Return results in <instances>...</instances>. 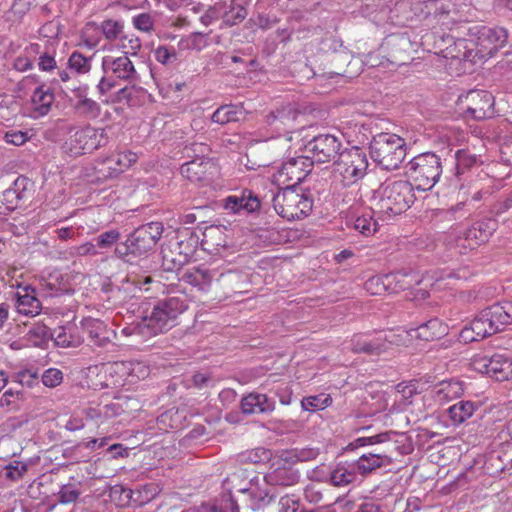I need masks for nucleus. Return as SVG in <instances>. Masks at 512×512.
<instances>
[{"mask_svg":"<svg viewBox=\"0 0 512 512\" xmlns=\"http://www.w3.org/2000/svg\"><path fill=\"white\" fill-rule=\"evenodd\" d=\"M509 312L512 313L510 305L499 307L494 304L482 310L468 326L461 330V340L465 343L479 341L502 331L507 326Z\"/></svg>","mask_w":512,"mask_h":512,"instance_id":"obj_1","label":"nucleus"},{"mask_svg":"<svg viewBox=\"0 0 512 512\" xmlns=\"http://www.w3.org/2000/svg\"><path fill=\"white\" fill-rule=\"evenodd\" d=\"M150 373L149 367L140 361H117L103 364L97 374L101 388L119 389L136 384Z\"/></svg>","mask_w":512,"mask_h":512,"instance_id":"obj_2","label":"nucleus"},{"mask_svg":"<svg viewBox=\"0 0 512 512\" xmlns=\"http://www.w3.org/2000/svg\"><path fill=\"white\" fill-rule=\"evenodd\" d=\"M103 76L97 90L100 95H106L116 87V80L127 83H138L140 75L129 56H104L101 63Z\"/></svg>","mask_w":512,"mask_h":512,"instance_id":"obj_3","label":"nucleus"},{"mask_svg":"<svg viewBox=\"0 0 512 512\" xmlns=\"http://www.w3.org/2000/svg\"><path fill=\"white\" fill-rule=\"evenodd\" d=\"M372 159L386 170L397 169L406 156V142L392 133H380L370 143Z\"/></svg>","mask_w":512,"mask_h":512,"instance_id":"obj_4","label":"nucleus"},{"mask_svg":"<svg viewBox=\"0 0 512 512\" xmlns=\"http://www.w3.org/2000/svg\"><path fill=\"white\" fill-rule=\"evenodd\" d=\"M442 173L440 157L432 152L415 156L406 165V175L417 190L432 189Z\"/></svg>","mask_w":512,"mask_h":512,"instance_id":"obj_5","label":"nucleus"},{"mask_svg":"<svg viewBox=\"0 0 512 512\" xmlns=\"http://www.w3.org/2000/svg\"><path fill=\"white\" fill-rule=\"evenodd\" d=\"M188 308L184 297L173 296L157 302L150 315L144 317L151 337L164 333L178 323V317Z\"/></svg>","mask_w":512,"mask_h":512,"instance_id":"obj_6","label":"nucleus"},{"mask_svg":"<svg viewBox=\"0 0 512 512\" xmlns=\"http://www.w3.org/2000/svg\"><path fill=\"white\" fill-rule=\"evenodd\" d=\"M414 188L409 180L386 182L381 189L379 212L386 215L405 212L414 203Z\"/></svg>","mask_w":512,"mask_h":512,"instance_id":"obj_7","label":"nucleus"},{"mask_svg":"<svg viewBox=\"0 0 512 512\" xmlns=\"http://www.w3.org/2000/svg\"><path fill=\"white\" fill-rule=\"evenodd\" d=\"M313 200L309 193L295 187H285L273 197V207L282 218L292 221L306 217L312 210Z\"/></svg>","mask_w":512,"mask_h":512,"instance_id":"obj_8","label":"nucleus"},{"mask_svg":"<svg viewBox=\"0 0 512 512\" xmlns=\"http://www.w3.org/2000/svg\"><path fill=\"white\" fill-rule=\"evenodd\" d=\"M368 159L366 153L352 147L342 151L334 162V178L343 186H350L361 180L367 172Z\"/></svg>","mask_w":512,"mask_h":512,"instance_id":"obj_9","label":"nucleus"},{"mask_svg":"<svg viewBox=\"0 0 512 512\" xmlns=\"http://www.w3.org/2000/svg\"><path fill=\"white\" fill-rule=\"evenodd\" d=\"M209 152L207 145L203 143H193L185 148V154L190 161L181 165L180 172L183 177L191 182H202L212 178L217 172L214 162L205 157Z\"/></svg>","mask_w":512,"mask_h":512,"instance_id":"obj_10","label":"nucleus"},{"mask_svg":"<svg viewBox=\"0 0 512 512\" xmlns=\"http://www.w3.org/2000/svg\"><path fill=\"white\" fill-rule=\"evenodd\" d=\"M107 139L104 129L87 125L75 131L71 130L69 137L65 141L64 148L72 156H78L90 153L106 145Z\"/></svg>","mask_w":512,"mask_h":512,"instance_id":"obj_11","label":"nucleus"},{"mask_svg":"<svg viewBox=\"0 0 512 512\" xmlns=\"http://www.w3.org/2000/svg\"><path fill=\"white\" fill-rule=\"evenodd\" d=\"M312 168L313 160L309 156H296L281 164L273 174V181L277 185L295 187L310 174Z\"/></svg>","mask_w":512,"mask_h":512,"instance_id":"obj_12","label":"nucleus"},{"mask_svg":"<svg viewBox=\"0 0 512 512\" xmlns=\"http://www.w3.org/2000/svg\"><path fill=\"white\" fill-rule=\"evenodd\" d=\"M458 105L467 116L475 120L490 118L494 114V97L485 90H470L460 95Z\"/></svg>","mask_w":512,"mask_h":512,"instance_id":"obj_13","label":"nucleus"},{"mask_svg":"<svg viewBox=\"0 0 512 512\" xmlns=\"http://www.w3.org/2000/svg\"><path fill=\"white\" fill-rule=\"evenodd\" d=\"M163 233V225L160 222H150L134 230L127 238L126 251L134 255H142L152 250Z\"/></svg>","mask_w":512,"mask_h":512,"instance_id":"obj_14","label":"nucleus"},{"mask_svg":"<svg viewBox=\"0 0 512 512\" xmlns=\"http://www.w3.org/2000/svg\"><path fill=\"white\" fill-rule=\"evenodd\" d=\"M341 141L331 134L315 136L305 145L306 156L314 163H327L341 153Z\"/></svg>","mask_w":512,"mask_h":512,"instance_id":"obj_15","label":"nucleus"},{"mask_svg":"<svg viewBox=\"0 0 512 512\" xmlns=\"http://www.w3.org/2000/svg\"><path fill=\"white\" fill-rule=\"evenodd\" d=\"M475 42L476 55L480 58L491 57L507 42V32L500 27H481Z\"/></svg>","mask_w":512,"mask_h":512,"instance_id":"obj_16","label":"nucleus"},{"mask_svg":"<svg viewBox=\"0 0 512 512\" xmlns=\"http://www.w3.org/2000/svg\"><path fill=\"white\" fill-rule=\"evenodd\" d=\"M477 369L497 381L512 378V361L502 355H494L490 359L482 358L476 362Z\"/></svg>","mask_w":512,"mask_h":512,"instance_id":"obj_17","label":"nucleus"},{"mask_svg":"<svg viewBox=\"0 0 512 512\" xmlns=\"http://www.w3.org/2000/svg\"><path fill=\"white\" fill-rule=\"evenodd\" d=\"M410 335L411 332H406V330H397L378 334L372 338L369 337L370 355H379L384 353L392 346H407Z\"/></svg>","mask_w":512,"mask_h":512,"instance_id":"obj_18","label":"nucleus"},{"mask_svg":"<svg viewBox=\"0 0 512 512\" xmlns=\"http://www.w3.org/2000/svg\"><path fill=\"white\" fill-rule=\"evenodd\" d=\"M417 394V383L401 382L395 387L393 403L388 409L389 414L413 413L410 409L412 397Z\"/></svg>","mask_w":512,"mask_h":512,"instance_id":"obj_19","label":"nucleus"},{"mask_svg":"<svg viewBox=\"0 0 512 512\" xmlns=\"http://www.w3.org/2000/svg\"><path fill=\"white\" fill-rule=\"evenodd\" d=\"M54 93L50 87L39 85L31 95L29 102V116L37 119L49 113L54 103Z\"/></svg>","mask_w":512,"mask_h":512,"instance_id":"obj_20","label":"nucleus"},{"mask_svg":"<svg viewBox=\"0 0 512 512\" xmlns=\"http://www.w3.org/2000/svg\"><path fill=\"white\" fill-rule=\"evenodd\" d=\"M298 116L299 112L294 105L287 104L271 112L267 116L266 121L277 133L281 134L291 132L295 128V122Z\"/></svg>","mask_w":512,"mask_h":512,"instance_id":"obj_21","label":"nucleus"},{"mask_svg":"<svg viewBox=\"0 0 512 512\" xmlns=\"http://www.w3.org/2000/svg\"><path fill=\"white\" fill-rule=\"evenodd\" d=\"M260 207V201L250 190H243L239 194L226 197L223 208L231 213L254 212Z\"/></svg>","mask_w":512,"mask_h":512,"instance_id":"obj_22","label":"nucleus"},{"mask_svg":"<svg viewBox=\"0 0 512 512\" xmlns=\"http://www.w3.org/2000/svg\"><path fill=\"white\" fill-rule=\"evenodd\" d=\"M16 310L24 316L34 317L41 311V303L36 297V292L31 286H17L15 292Z\"/></svg>","mask_w":512,"mask_h":512,"instance_id":"obj_23","label":"nucleus"},{"mask_svg":"<svg viewBox=\"0 0 512 512\" xmlns=\"http://www.w3.org/2000/svg\"><path fill=\"white\" fill-rule=\"evenodd\" d=\"M358 474L367 476L378 468L387 467L392 464L393 457L387 452H369L362 454L353 461Z\"/></svg>","mask_w":512,"mask_h":512,"instance_id":"obj_24","label":"nucleus"},{"mask_svg":"<svg viewBox=\"0 0 512 512\" xmlns=\"http://www.w3.org/2000/svg\"><path fill=\"white\" fill-rule=\"evenodd\" d=\"M358 471L354 462H339L325 477H317L318 481H328L336 487L347 486L358 479Z\"/></svg>","mask_w":512,"mask_h":512,"instance_id":"obj_25","label":"nucleus"},{"mask_svg":"<svg viewBox=\"0 0 512 512\" xmlns=\"http://www.w3.org/2000/svg\"><path fill=\"white\" fill-rule=\"evenodd\" d=\"M138 158V154L131 150L118 151L105 158L103 164L107 166L108 176L116 177L132 167Z\"/></svg>","mask_w":512,"mask_h":512,"instance_id":"obj_26","label":"nucleus"},{"mask_svg":"<svg viewBox=\"0 0 512 512\" xmlns=\"http://www.w3.org/2000/svg\"><path fill=\"white\" fill-rule=\"evenodd\" d=\"M82 329L88 334L89 339L94 345L103 347L109 343L112 337H116V332L107 328L105 323L99 319L85 318L81 322Z\"/></svg>","mask_w":512,"mask_h":512,"instance_id":"obj_27","label":"nucleus"},{"mask_svg":"<svg viewBox=\"0 0 512 512\" xmlns=\"http://www.w3.org/2000/svg\"><path fill=\"white\" fill-rule=\"evenodd\" d=\"M275 408V401L266 394L252 392L241 400V410L244 414H267Z\"/></svg>","mask_w":512,"mask_h":512,"instance_id":"obj_28","label":"nucleus"},{"mask_svg":"<svg viewBox=\"0 0 512 512\" xmlns=\"http://www.w3.org/2000/svg\"><path fill=\"white\" fill-rule=\"evenodd\" d=\"M406 332H411L408 338L409 344L413 338H420L424 341L439 339L447 334L448 327L441 320L433 318L415 329L406 330Z\"/></svg>","mask_w":512,"mask_h":512,"instance_id":"obj_29","label":"nucleus"},{"mask_svg":"<svg viewBox=\"0 0 512 512\" xmlns=\"http://www.w3.org/2000/svg\"><path fill=\"white\" fill-rule=\"evenodd\" d=\"M231 493H241L247 496V500L250 502L249 506L252 510L264 508L269 505L274 498L271 491H262L252 484L251 481L244 487L233 486Z\"/></svg>","mask_w":512,"mask_h":512,"instance_id":"obj_30","label":"nucleus"},{"mask_svg":"<svg viewBox=\"0 0 512 512\" xmlns=\"http://www.w3.org/2000/svg\"><path fill=\"white\" fill-rule=\"evenodd\" d=\"M51 339L59 347L69 348L78 347L83 342V336L79 328L72 323L59 326L52 331Z\"/></svg>","mask_w":512,"mask_h":512,"instance_id":"obj_31","label":"nucleus"},{"mask_svg":"<svg viewBox=\"0 0 512 512\" xmlns=\"http://www.w3.org/2000/svg\"><path fill=\"white\" fill-rule=\"evenodd\" d=\"M264 479L269 486L289 487L300 481V472L291 467L282 466L269 471Z\"/></svg>","mask_w":512,"mask_h":512,"instance_id":"obj_32","label":"nucleus"},{"mask_svg":"<svg viewBox=\"0 0 512 512\" xmlns=\"http://www.w3.org/2000/svg\"><path fill=\"white\" fill-rule=\"evenodd\" d=\"M419 276L414 272H396L386 274V287L389 293H398L399 291L413 288L420 284Z\"/></svg>","mask_w":512,"mask_h":512,"instance_id":"obj_33","label":"nucleus"},{"mask_svg":"<svg viewBox=\"0 0 512 512\" xmlns=\"http://www.w3.org/2000/svg\"><path fill=\"white\" fill-rule=\"evenodd\" d=\"M213 276L212 272L204 267H192L183 273L182 280L205 292L209 290Z\"/></svg>","mask_w":512,"mask_h":512,"instance_id":"obj_34","label":"nucleus"},{"mask_svg":"<svg viewBox=\"0 0 512 512\" xmlns=\"http://www.w3.org/2000/svg\"><path fill=\"white\" fill-rule=\"evenodd\" d=\"M220 6L222 20L227 26L237 25L247 16L246 8L236 0H221Z\"/></svg>","mask_w":512,"mask_h":512,"instance_id":"obj_35","label":"nucleus"},{"mask_svg":"<svg viewBox=\"0 0 512 512\" xmlns=\"http://www.w3.org/2000/svg\"><path fill=\"white\" fill-rule=\"evenodd\" d=\"M137 83H129L123 88L118 89L114 93H108L105 96L107 103L134 105L136 100L144 93V89L136 85Z\"/></svg>","mask_w":512,"mask_h":512,"instance_id":"obj_36","label":"nucleus"},{"mask_svg":"<svg viewBox=\"0 0 512 512\" xmlns=\"http://www.w3.org/2000/svg\"><path fill=\"white\" fill-rule=\"evenodd\" d=\"M469 238L470 236L466 230L455 227L446 233L444 241L449 249H455L460 254H466L476 248L475 245H469Z\"/></svg>","mask_w":512,"mask_h":512,"instance_id":"obj_37","label":"nucleus"},{"mask_svg":"<svg viewBox=\"0 0 512 512\" xmlns=\"http://www.w3.org/2000/svg\"><path fill=\"white\" fill-rule=\"evenodd\" d=\"M495 228L496 223L491 219L474 223L470 228L465 229L470 236L469 245L478 247L482 243H485L493 234Z\"/></svg>","mask_w":512,"mask_h":512,"instance_id":"obj_38","label":"nucleus"},{"mask_svg":"<svg viewBox=\"0 0 512 512\" xmlns=\"http://www.w3.org/2000/svg\"><path fill=\"white\" fill-rule=\"evenodd\" d=\"M471 41L465 39H458L452 45L446 47L442 51L443 58L450 60V65L459 64L462 60H468L471 57L473 49L469 47Z\"/></svg>","mask_w":512,"mask_h":512,"instance_id":"obj_39","label":"nucleus"},{"mask_svg":"<svg viewBox=\"0 0 512 512\" xmlns=\"http://www.w3.org/2000/svg\"><path fill=\"white\" fill-rule=\"evenodd\" d=\"M82 494V483L78 480L72 479L66 484H63L58 493V501L61 504L75 503Z\"/></svg>","mask_w":512,"mask_h":512,"instance_id":"obj_40","label":"nucleus"},{"mask_svg":"<svg viewBox=\"0 0 512 512\" xmlns=\"http://www.w3.org/2000/svg\"><path fill=\"white\" fill-rule=\"evenodd\" d=\"M243 115V111L240 107L234 105H224L219 107L212 114V121L214 123H218L221 125L227 124L229 122H236L241 119Z\"/></svg>","mask_w":512,"mask_h":512,"instance_id":"obj_41","label":"nucleus"},{"mask_svg":"<svg viewBox=\"0 0 512 512\" xmlns=\"http://www.w3.org/2000/svg\"><path fill=\"white\" fill-rule=\"evenodd\" d=\"M75 112L87 119H95L100 115L101 107L93 99L79 95V99L74 104Z\"/></svg>","mask_w":512,"mask_h":512,"instance_id":"obj_42","label":"nucleus"},{"mask_svg":"<svg viewBox=\"0 0 512 512\" xmlns=\"http://www.w3.org/2000/svg\"><path fill=\"white\" fill-rule=\"evenodd\" d=\"M102 30L100 24L95 22L87 23L81 32V42L88 49L96 48L102 40Z\"/></svg>","mask_w":512,"mask_h":512,"instance_id":"obj_43","label":"nucleus"},{"mask_svg":"<svg viewBox=\"0 0 512 512\" xmlns=\"http://www.w3.org/2000/svg\"><path fill=\"white\" fill-rule=\"evenodd\" d=\"M332 404V398L327 393L308 396L301 401L302 408L310 413H316L324 410Z\"/></svg>","mask_w":512,"mask_h":512,"instance_id":"obj_44","label":"nucleus"},{"mask_svg":"<svg viewBox=\"0 0 512 512\" xmlns=\"http://www.w3.org/2000/svg\"><path fill=\"white\" fill-rule=\"evenodd\" d=\"M353 227L366 237L373 235L378 230V224L370 210L358 216L353 222Z\"/></svg>","mask_w":512,"mask_h":512,"instance_id":"obj_45","label":"nucleus"},{"mask_svg":"<svg viewBox=\"0 0 512 512\" xmlns=\"http://www.w3.org/2000/svg\"><path fill=\"white\" fill-rule=\"evenodd\" d=\"M103 37L112 42L117 41L124 33V22L116 19H106L100 23Z\"/></svg>","mask_w":512,"mask_h":512,"instance_id":"obj_46","label":"nucleus"},{"mask_svg":"<svg viewBox=\"0 0 512 512\" xmlns=\"http://www.w3.org/2000/svg\"><path fill=\"white\" fill-rule=\"evenodd\" d=\"M39 49L40 46L38 44H30L25 48L24 53L15 59L13 67L19 72L30 70L33 66L32 57L39 53Z\"/></svg>","mask_w":512,"mask_h":512,"instance_id":"obj_47","label":"nucleus"},{"mask_svg":"<svg viewBox=\"0 0 512 512\" xmlns=\"http://www.w3.org/2000/svg\"><path fill=\"white\" fill-rule=\"evenodd\" d=\"M52 332L43 323H35L28 332L29 341L37 347L45 345L51 338Z\"/></svg>","mask_w":512,"mask_h":512,"instance_id":"obj_48","label":"nucleus"},{"mask_svg":"<svg viewBox=\"0 0 512 512\" xmlns=\"http://www.w3.org/2000/svg\"><path fill=\"white\" fill-rule=\"evenodd\" d=\"M462 383L458 380L443 381L439 384L437 394L439 399H453L463 393Z\"/></svg>","mask_w":512,"mask_h":512,"instance_id":"obj_49","label":"nucleus"},{"mask_svg":"<svg viewBox=\"0 0 512 512\" xmlns=\"http://www.w3.org/2000/svg\"><path fill=\"white\" fill-rule=\"evenodd\" d=\"M117 46L123 50V55L135 56L141 48V41L132 33H123L117 40Z\"/></svg>","mask_w":512,"mask_h":512,"instance_id":"obj_50","label":"nucleus"},{"mask_svg":"<svg viewBox=\"0 0 512 512\" xmlns=\"http://www.w3.org/2000/svg\"><path fill=\"white\" fill-rule=\"evenodd\" d=\"M120 334L123 337H135V338H149L151 337V332H149L144 317L135 323H131L128 326L123 327L120 330Z\"/></svg>","mask_w":512,"mask_h":512,"instance_id":"obj_51","label":"nucleus"},{"mask_svg":"<svg viewBox=\"0 0 512 512\" xmlns=\"http://www.w3.org/2000/svg\"><path fill=\"white\" fill-rule=\"evenodd\" d=\"M28 470V464L23 461L13 460L4 467V478L10 481H18L24 477Z\"/></svg>","mask_w":512,"mask_h":512,"instance_id":"obj_52","label":"nucleus"},{"mask_svg":"<svg viewBox=\"0 0 512 512\" xmlns=\"http://www.w3.org/2000/svg\"><path fill=\"white\" fill-rule=\"evenodd\" d=\"M480 407L479 402L474 401H459L451 405L447 412L449 416H472L475 412H478Z\"/></svg>","mask_w":512,"mask_h":512,"instance_id":"obj_53","label":"nucleus"},{"mask_svg":"<svg viewBox=\"0 0 512 512\" xmlns=\"http://www.w3.org/2000/svg\"><path fill=\"white\" fill-rule=\"evenodd\" d=\"M394 434H395V432L389 431V432L379 433V434L374 435V436L359 437V438L355 439L353 442H351L347 446V449L353 450V449L358 448V447H364V446H367V445H374V444L384 443V442L389 441L390 440V436L394 435Z\"/></svg>","mask_w":512,"mask_h":512,"instance_id":"obj_54","label":"nucleus"},{"mask_svg":"<svg viewBox=\"0 0 512 512\" xmlns=\"http://www.w3.org/2000/svg\"><path fill=\"white\" fill-rule=\"evenodd\" d=\"M68 67L77 74L88 73L91 69V59L75 51L68 59Z\"/></svg>","mask_w":512,"mask_h":512,"instance_id":"obj_55","label":"nucleus"},{"mask_svg":"<svg viewBox=\"0 0 512 512\" xmlns=\"http://www.w3.org/2000/svg\"><path fill=\"white\" fill-rule=\"evenodd\" d=\"M19 180L15 182L14 188H9L3 193V202L6 205V209L14 210L18 208L19 203L23 200L24 194L18 190Z\"/></svg>","mask_w":512,"mask_h":512,"instance_id":"obj_56","label":"nucleus"},{"mask_svg":"<svg viewBox=\"0 0 512 512\" xmlns=\"http://www.w3.org/2000/svg\"><path fill=\"white\" fill-rule=\"evenodd\" d=\"M364 288L371 295H381L388 292V287H386V274L370 277L365 282Z\"/></svg>","mask_w":512,"mask_h":512,"instance_id":"obj_57","label":"nucleus"},{"mask_svg":"<svg viewBox=\"0 0 512 512\" xmlns=\"http://www.w3.org/2000/svg\"><path fill=\"white\" fill-rule=\"evenodd\" d=\"M300 499L294 494H286L280 497L278 512H302Z\"/></svg>","mask_w":512,"mask_h":512,"instance_id":"obj_58","label":"nucleus"},{"mask_svg":"<svg viewBox=\"0 0 512 512\" xmlns=\"http://www.w3.org/2000/svg\"><path fill=\"white\" fill-rule=\"evenodd\" d=\"M120 232L117 229H111L101 233L95 240L98 250H107L111 248L120 239Z\"/></svg>","mask_w":512,"mask_h":512,"instance_id":"obj_59","label":"nucleus"},{"mask_svg":"<svg viewBox=\"0 0 512 512\" xmlns=\"http://www.w3.org/2000/svg\"><path fill=\"white\" fill-rule=\"evenodd\" d=\"M457 174L464 173L465 169L470 168L476 163V156L465 150H459L455 155Z\"/></svg>","mask_w":512,"mask_h":512,"instance_id":"obj_60","label":"nucleus"},{"mask_svg":"<svg viewBox=\"0 0 512 512\" xmlns=\"http://www.w3.org/2000/svg\"><path fill=\"white\" fill-rule=\"evenodd\" d=\"M63 381V373L57 368H49L42 375V382L46 387L54 388Z\"/></svg>","mask_w":512,"mask_h":512,"instance_id":"obj_61","label":"nucleus"},{"mask_svg":"<svg viewBox=\"0 0 512 512\" xmlns=\"http://www.w3.org/2000/svg\"><path fill=\"white\" fill-rule=\"evenodd\" d=\"M369 337L363 334L354 335L350 341V349L354 353H365L370 355Z\"/></svg>","mask_w":512,"mask_h":512,"instance_id":"obj_62","label":"nucleus"},{"mask_svg":"<svg viewBox=\"0 0 512 512\" xmlns=\"http://www.w3.org/2000/svg\"><path fill=\"white\" fill-rule=\"evenodd\" d=\"M218 19H222L220 1L207 8L204 14L200 17V22L204 26H209Z\"/></svg>","mask_w":512,"mask_h":512,"instance_id":"obj_63","label":"nucleus"},{"mask_svg":"<svg viewBox=\"0 0 512 512\" xmlns=\"http://www.w3.org/2000/svg\"><path fill=\"white\" fill-rule=\"evenodd\" d=\"M123 413L121 406L118 403L106 404L98 409H93V413H88L87 416H119Z\"/></svg>","mask_w":512,"mask_h":512,"instance_id":"obj_64","label":"nucleus"}]
</instances>
